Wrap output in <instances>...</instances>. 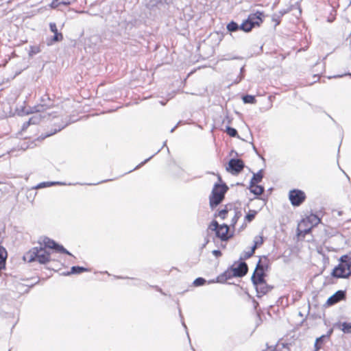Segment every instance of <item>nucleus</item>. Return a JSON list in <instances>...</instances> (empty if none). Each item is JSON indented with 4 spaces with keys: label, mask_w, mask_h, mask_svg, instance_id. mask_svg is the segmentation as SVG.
<instances>
[{
    "label": "nucleus",
    "mask_w": 351,
    "mask_h": 351,
    "mask_svg": "<svg viewBox=\"0 0 351 351\" xmlns=\"http://www.w3.org/2000/svg\"><path fill=\"white\" fill-rule=\"evenodd\" d=\"M255 250L252 248H251V250L247 252H245L244 254V258L247 259L250 258L254 253Z\"/></svg>",
    "instance_id": "c9c22d12"
},
{
    "label": "nucleus",
    "mask_w": 351,
    "mask_h": 351,
    "mask_svg": "<svg viewBox=\"0 0 351 351\" xmlns=\"http://www.w3.org/2000/svg\"><path fill=\"white\" fill-rule=\"evenodd\" d=\"M229 227L226 224L221 225L215 231L217 237L220 238L222 241H226L228 239V233Z\"/></svg>",
    "instance_id": "f8f14e48"
},
{
    "label": "nucleus",
    "mask_w": 351,
    "mask_h": 351,
    "mask_svg": "<svg viewBox=\"0 0 351 351\" xmlns=\"http://www.w3.org/2000/svg\"><path fill=\"white\" fill-rule=\"evenodd\" d=\"M243 71H244V66L241 67V74H242ZM243 78V75H241L240 77L239 81H241Z\"/></svg>",
    "instance_id": "79ce46f5"
},
{
    "label": "nucleus",
    "mask_w": 351,
    "mask_h": 351,
    "mask_svg": "<svg viewBox=\"0 0 351 351\" xmlns=\"http://www.w3.org/2000/svg\"><path fill=\"white\" fill-rule=\"evenodd\" d=\"M205 282H206L205 279H204L202 278H197L194 280L193 284L195 286H201V285H203Z\"/></svg>",
    "instance_id": "473e14b6"
},
{
    "label": "nucleus",
    "mask_w": 351,
    "mask_h": 351,
    "mask_svg": "<svg viewBox=\"0 0 351 351\" xmlns=\"http://www.w3.org/2000/svg\"><path fill=\"white\" fill-rule=\"evenodd\" d=\"M49 28L51 32H52L54 35L51 38V41L52 42H59L63 39V36L62 33L58 32L56 24L55 23H50Z\"/></svg>",
    "instance_id": "ddd939ff"
},
{
    "label": "nucleus",
    "mask_w": 351,
    "mask_h": 351,
    "mask_svg": "<svg viewBox=\"0 0 351 351\" xmlns=\"http://www.w3.org/2000/svg\"><path fill=\"white\" fill-rule=\"evenodd\" d=\"M254 285L255 286L256 290L257 291V297H261L273 289V287L268 285L265 280Z\"/></svg>",
    "instance_id": "1a4fd4ad"
},
{
    "label": "nucleus",
    "mask_w": 351,
    "mask_h": 351,
    "mask_svg": "<svg viewBox=\"0 0 351 351\" xmlns=\"http://www.w3.org/2000/svg\"><path fill=\"white\" fill-rule=\"evenodd\" d=\"M162 3V0H149L147 5L149 7L158 6Z\"/></svg>",
    "instance_id": "7c9ffc66"
},
{
    "label": "nucleus",
    "mask_w": 351,
    "mask_h": 351,
    "mask_svg": "<svg viewBox=\"0 0 351 351\" xmlns=\"http://www.w3.org/2000/svg\"><path fill=\"white\" fill-rule=\"evenodd\" d=\"M244 168V163L241 159H230L228 162V171H230L232 173L237 174L240 173Z\"/></svg>",
    "instance_id": "0eeeda50"
},
{
    "label": "nucleus",
    "mask_w": 351,
    "mask_h": 351,
    "mask_svg": "<svg viewBox=\"0 0 351 351\" xmlns=\"http://www.w3.org/2000/svg\"><path fill=\"white\" fill-rule=\"evenodd\" d=\"M35 123H36V122L34 121V118L32 117L29 119V121L27 122L25 124H27L28 125L29 124H35Z\"/></svg>",
    "instance_id": "ea45409f"
},
{
    "label": "nucleus",
    "mask_w": 351,
    "mask_h": 351,
    "mask_svg": "<svg viewBox=\"0 0 351 351\" xmlns=\"http://www.w3.org/2000/svg\"><path fill=\"white\" fill-rule=\"evenodd\" d=\"M23 258L29 263L38 261L41 264H45L50 261V253L42 246L36 247L27 252Z\"/></svg>",
    "instance_id": "f257e3e1"
},
{
    "label": "nucleus",
    "mask_w": 351,
    "mask_h": 351,
    "mask_svg": "<svg viewBox=\"0 0 351 351\" xmlns=\"http://www.w3.org/2000/svg\"><path fill=\"white\" fill-rule=\"evenodd\" d=\"M306 220L310 222L311 227L316 226L320 222V219L317 215L313 214L308 216Z\"/></svg>",
    "instance_id": "393cba45"
},
{
    "label": "nucleus",
    "mask_w": 351,
    "mask_h": 351,
    "mask_svg": "<svg viewBox=\"0 0 351 351\" xmlns=\"http://www.w3.org/2000/svg\"><path fill=\"white\" fill-rule=\"evenodd\" d=\"M7 252L5 249L0 246V270L5 267Z\"/></svg>",
    "instance_id": "412c9836"
},
{
    "label": "nucleus",
    "mask_w": 351,
    "mask_h": 351,
    "mask_svg": "<svg viewBox=\"0 0 351 351\" xmlns=\"http://www.w3.org/2000/svg\"><path fill=\"white\" fill-rule=\"evenodd\" d=\"M228 186L225 184H215L209 196V204L212 209L217 206L224 199Z\"/></svg>",
    "instance_id": "f03ea898"
},
{
    "label": "nucleus",
    "mask_w": 351,
    "mask_h": 351,
    "mask_svg": "<svg viewBox=\"0 0 351 351\" xmlns=\"http://www.w3.org/2000/svg\"><path fill=\"white\" fill-rule=\"evenodd\" d=\"M220 226H221V225H219V223H217V221H213L211 223V224L210 225V228L212 230L216 231Z\"/></svg>",
    "instance_id": "f704fd0d"
},
{
    "label": "nucleus",
    "mask_w": 351,
    "mask_h": 351,
    "mask_svg": "<svg viewBox=\"0 0 351 351\" xmlns=\"http://www.w3.org/2000/svg\"><path fill=\"white\" fill-rule=\"evenodd\" d=\"M239 29H241L243 32H245V27H244V25H243V22L241 23V25H239Z\"/></svg>",
    "instance_id": "c03bdc74"
},
{
    "label": "nucleus",
    "mask_w": 351,
    "mask_h": 351,
    "mask_svg": "<svg viewBox=\"0 0 351 351\" xmlns=\"http://www.w3.org/2000/svg\"><path fill=\"white\" fill-rule=\"evenodd\" d=\"M264 242L263 237L262 236H256L254 239V245L252 247L254 250L263 245Z\"/></svg>",
    "instance_id": "b1692460"
},
{
    "label": "nucleus",
    "mask_w": 351,
    "mask_h": 351,
    "mask_svg": "<svg viewBox=\"0 0 351 351\" xmlns=\"http://www.w3.org/2000/svg\"><path fill=\"white\" fill-rule=\"evenodd\" d=\"M54 184H55L54 182H42V183H40L37 186V188L40 189V188H42V187L46 186H51V185H53Z\"/></svg>",
    "instance_id": "4c0bfd02"
},
{
    "label": "nucleus",
    "mask_w": 351,
    "mask_h": 351,
    "mask_svg": "<svg viewBox=\"0 0 351 351\" xmlns=\"http://www.w3.org/2000/svg\"><path fill=\"white\" fill-rule=\"evenodd\" d=\"M311 227H310V228H307V229H304V232L305 233H308V232L311 230Z\"/></svg>",
    "instance_id": "a18cd8bd"
},
{
    "label": "nucleus",
    "mask_w": 351,
    "mask_h": 351,
    "mask_svg": "<svg viewBox=\"0 0 351 351\" xmlns=\"http://www.w3.org/2000/svg\"><path fill=\"white\" fill-rule=\"evenodd\" d=\"M228 213V210L227 208L226 207L225 208L219 211L218 217H219L222 219H224L226 217Z\"/></svg>",
    "instance_id": "2f4dec72"
},
{
    "label": "nucleus",
    "mask_w": 351,
    "mask_h": 351,
    "mask_svg": "<svg viewBox=\"0 0 351 351\" xmlns=\"http://www.w3.org/2000/svg\"><path fill=\"white\" fill-rule=\"evenodd\" d=\"M219 180L220 182H221V177H220V176H219Z\"/></svg>",
    "instance_id": "3c124183"
},
{
    "label": "nucleus",
    "mask_w": 351,
    "mask_h": 351,
    "mask_svg": "<svg viewBox=\"0 0 351 351\" xmlns=\"http://www.w3.org/2000/svg\"><path fill=\"white\" fill-rule=\"evenodd\" d=\"M234 272L235 276L237 277H243L244 276L248 271L247 265L245 262H241L237 267H234Z\"/></svg>",
    "instance_id": "9b49d317"
},
{
    "label": "nucleus",
    "mask_w": 351,
    "mask_h": 351,
    "mask_svg": "<svg viewBox=\"0 0 351 351\" xmlns=\"http://www.w3.org/2000/svg\"><path fill=\"white\" fill-rule=\"evenodd\" d=\"M226 131L227 134L231 137L238 136V133H237V130L233 128L227 127Z\"/></svg>",
    "instance_id": "c85d7f7f"
},
{
    "label": "nucleus",
    "mask_w": 351,
    "mask_h": 351,
    "mask_svg": "<svg viewBox=\"0 0 351 351\" xmlns=\"http://www.w3.org/2000/svg\"><path fill=\"white\" fill-rule=\"evenodd\" d=\"M267 258L263 256L259 259L255 270L265 272V271L267 269Z\"/></svg>",
    "instance_id": "f3484780"
},
{
    "label": "nucleus",
    "mask_w": 351,
    "mask_h": 351,
    "mask_svg": "<svg viewBox=\"0 0 351 351\" xmlns=\"http://www.w3.org/2000/svg\"><path fill=\"white\" fill-rule=\"evenodd\" d=\"M43 243L45 247L50 249H54L58 252L63 254L72 255L67 250H66L62 245L56 243L53 240L50 239L48 237H45L43 240Z\"/></svg>",
    "instance_id": "39448f33"
},
{
    "label": "nucleus",
    "mask_w": 351,
    "mask_h": 351,
    "mask_svg": "<svg viewBox=\"0 0 351 351\" xmlns=\"http://www.w3.org/2000/svg\"><path fill=\"white\" fill-rule=\"evenodd\" d=\"M264 13L263 12L257 11L254 14H250L247 20L243 22L245 27V32H250L255 25H260L263 22Z\"/></svg>",
    "instance_id": "7ed1b4c3"
},
{
    "label": "nucleus",
    "mask_w": 351,
    "mask_h": 351,
    "mask_svg": "<svg viewBox=\"0 0 351 351\" xmlns=\"http://www.w3.org/2000/svg\"><path fill=\"white\" fill-rule=\"evenodd\" d=\"M332 331H330L328 335H322L318 338L316 339L315 342V351H318L322 348V346L323 345L324 342L326 341V339H328Z\"/></svg>",
    "instance_id": "6ab92c4d"
},
{
    "label": "nucleus",
    "mask_w": 351,
    "mask_h": 351,
    "mask_svg": "<svg viewBox=\"0 0 351 351\" xmlns=\"http://www.w3.org/2000/svg\"><path fill=\"white\" fill-rule=\"evenodd\" d=\"M265 272L254 270L253 275L252 276V281L254 285L260 283L265 280Z\"/></svg>",
    "instance_id": "dca6fc26"
},
{
    "label": "nucleus",
    "mask_w": 351,
    "mask_h": 351,
    "mask_svg": "<svg viewBox=\"0 0 351 351\" xmlns=\"http://www.w3.org/2000/svg\"><path fill=\"white\" fill-rule=\"evenodd\" d=\"M76 0H53L50 4L51 8L56 9L60 5H69Z\"/></svg>",
    "instance_id": "a211bd4d"
},
{
    "label": "nucleus",
    "mask_w": 351,
    "mask_h": 351,
    "mask_svg": "<svg viewBox=\"0 0 351 351\" xmlns=\"http://www.w3.org/2000/svg\"><path fill=\"white\" fill-rule=\"evenodd\" d=\"M213 254L215 256H217V257L221 256V251H220V250H213Z\"/></svg>",
    "instance_id": "58836bf2"
},
{
    "label": "nucleus",
    "mask_w": 351,
    "mask_h": 351,
    "mask_svg": "<svg viewBox=\"0 0 351 351\" xmlns=\"http://www.w3.org/2000/svg\"><path fill=\"white\" fill-rule=\"evenodd\" d=\"M341 330L345 333H351V323L343 322L341 324Z\"/></svg>",
    "instance_id": "cd10ccee"
},
{
    "label": "nucleus",
    "mask_w": 351,
    "mask_h": 351,
    "mask_svg": "<svg viewBox=\"0 0 351 351\" xmlns=\"http://www.w3.org/2000/svg\"><path fill=\"white\" fill-rule=\"evenodd\" d=\"M176 128V126H175L173 128H172L170 132H173L175 130Z\"/></svg>",
    "instance_id": "8fccbe9b"
},
{
    "label": "nucleus",
    "mask_w": 351,
    "mask_h": 351,
    "mask_svg": "<svg viewBox=\"0 0 351 351\" xmlns=\"http://www.w3.org/2000/svg\"><path fill=\"white\" fill-rule=\"evenodd\" d=\"M331 275L337 278H346L349 277L346 274V269L341 262H339V265L333 269Z\"/></svg>",
    "instance_id": "9d476101"
},
{
    "label": "nucleus",
    "mask_w": 351,
    "mask_h": 351,
    "mask_svg": "<svg viewBox=\"0 0 351 351\" xmlns=\"http://www.w3.org/2000/svg\"><path fill=\"white\" fill-rule=\"evenodd\" d=\"M239 218V215L237 213H235L234 216L232 219L231 226H234Z\"/></svg>",
    "instance_id": "e433bc0d"
},
{
    "label": "nucleus",
    "mask_w": 351,
    "mask_h": 351,
    "mask_svg": "<svg viewBox=\"0 0 351 351\" xmlns=\"http://www.w3.org/2000/svg\"><path fill=\"white\" fill-rule=\"evenodd\" d=\"M243 101L245 104H255L256 101L254 96L250 95H246L243 96Z\"/></svg>",
    "instance_id": "bb28decb"
},
{
    "label": "nucleus",
    "mask_w": 351,
    "mask_h": 351,
    "mask_svg": "<svg viewBox=\"0 0 351 351\" xmlns=\"http://www.w3.org/2000/svg\"><path fill=\"white\" fill-rule=\"evenodd\" d=\"M250 190L254 195H259L263 193L264 187L257 184H252L250 183Z\"/></svg>",
    "instance_id": "aec40b11"
},
{
    "label": "nucleus",
    "mask_w": 351,
    "mask_h": 351,
    "mask_svg": "<svg viewBox=\"0 0 351 351\" xmlns=\"http://www.w3.org/2000/svg\"><path fill=\"white\" fill-rule=\"evenodd\" d=\"M53 106V101L50 99L48 95H45L41 98L40 103L33 108L31 112H43L48 108Z\"/></svg>",
    "instance_id": "423d86ee"
},
{
    "label": "nucleus",
    "mask_w": 351,
    "mask_h": 351,
    "mask_svg": "<svg viewBox=\"0 0 351 351\" xmlns=\"http://www.w3.org/2000/svg\"><path fill=\"white\" fill-rule=\"evenodd\" d=\"M56 132H57V130H55V132H53V134H55ZM51 134H53V133L49 134H47V135H45L43 138H45V137L49 136H51Z\"/></svg>",
    "instance_id": "de8ad7c7"
},
{
    "label": "nucleus",
    "mask_w": 351,
    "mask_h": 351,
    "mask_svg": "<svg viewBox=\"0 0 351 351\" xmlns=\"http://www.w3.org/2000/svg\"><path fill=\"white\" fill-rule=\"evenodd\" d=\"M346 298V291H337L332 295H331L326 301V306H330Z\"/></svg>",
    "instance_id": "6e6552de"
},
{
    "label": "nucleus",
    "mask_w": 351,
    "mask_h": 351,
    "mask_svg": "<svg viewBox=\"0 0 351 351\" xmlns=\"http://www.w3.org/2000/svg\"><path fill=\"white\" fill-rule=\"evenodd\" d=\"M256 213L257 212L256 210H250V213L246 215L245 219L248 222L252 221L255 218Z\"/></svg>",
    "instance_id": "c756f323"
},
{
    "label": "nucleus",
    "mask_w": 351,
    "mask_h": 351,
    "mask_svg": "<svg viewBox=\"0 0 351 351\" xmlns=\"http://www.w3.org/2000/svg\"><path fill=\"white\" fill-rule=\"evenodd\" d=\"M239 25L234 21H231L230 23H229L228 25H227V29L229 31V32H236L237 30H239Z\"/></svg>",
    "instance_id": "a878e982"
},
{
    "label": "nucleus",
    "mask_w": 351,
    "mask_h": 351,
    "mask_svg": "<svg viewBox=\"0 0 351 351\" xmlns=\"http://www.w3.org/2000/svg\"><path fill=\"white\" fill-rule=\"evenodd\" d=\"M151 158H152V156H151V157H149V158H147V159L145 160V161H144V162H143L140 165H142L145 164V162H147V161H148Z\"/></svg>",
    "instance_id": "49530a36"
},
{
    "label": "nucleus",
    "mask_w": 351,
    "mask_h": 351,
    "mask_svg": "<svg viewBox=\"0 0 351 351\" xmlns=\"http://www.w3.org/2000/svg\"><path fill=\"white\" fill-rule=\"evenodd\" d=\"M173 1V0H162V3H165L166 4H169Z\"/></svg>",
    "instance_id": "37998d69"
},
{
    "label": "nucleus",
    "mask_w": 351,
    "mask_h": 351,
    "mask_svg": "<svg viewBox=\"0 0 351 351\" xmlns=\"http://www.w3.org/2000/svg\"><path fill=\"white\" fill-rule=\"evenodd\" d=\"M89 271L88 269L87 268H85V267H80V266H73L71 267V271L70 272H68L67 273V275H69L71 274H81L84 271Z\"/></svg>",
    "instance_id": "5701e85b"
},
{
    "label": "nucleus",
    "mask_w": 351,
    "mask_h": 351,
    "mask_svg": "<svg viewBox=\"0 0 351 351\" xmlns=\"http://www.w3.org/2000/svg\"><path fill=\"white\" fill-rule=\"evenodd\" d=\"M276 15L273 16V21H276V25H278L280 23V16H278V18H276Z\"/></svg>",
    "instance_id": "a19ab883"
},
{
    "label": "nucleus",
    "mask_w": 351,
    "mask_h": 351,
    "mask_svg": "<svg viewBox=\"0 0 351 351\" xmlns=\"http://www.w3.org/2000/svg\"><path fill=\"white\" fill-rule=\"evenodd\" d=\"M40 52V48L37 46L31 47L30 51L29 52V56L35 55Z\"/></svg>",
    "instance_id": "72a5a7b5"
},
{
    "label": "nucleus",
    "mask_w": 351,
    "mask_h": 351,
    "mask_svg": "<svg viewBox=\"0 0 351 351\" xmlns=\"http://www.w3.org/2000/svg\"><path fill=\"white\" fill-rule=\"evenodd\" d=\"M289 197L293 206H298L305 200L306 195L302 191L293 189L290 191Z\"/></svg>",
    "instance_id": "20e7f679"
},
{
    "label": "nucleus",
    "mask_w": 351,
    "mask_h": 351,
    "mask_svg": "<svg viewBox=\"0 0 351 351\" xmlns=\"http://www.w3.org/2000/svg\"><path fill=\"white\" fill-rule=\"evenodd\" d=\"M238 58H239L233 57V58H227L226 60H233V59H238Z\"/></svg>",
    "instance_id": "09e8293b"
},
{
    "label": "nucleus",
    "mask_w": 351,
    "mask_h": 351,
    "mask_svg": "<svg viewBox=\"0 0 351 351\" xmlns=\"http://www.w3.org/2000/svg\"><path fill=\"white\" fill-rule=\"evenodd\" d=\"M339 262L346 269V274L350 276L351 275V257L348 255H343L340 257Z\"/></svg>",
    "instance_id": "4468645a"
},
{
    "label": "nucleus",
    "mask_w": 351,
    "mask_h": 351,
    "mask_svg": "<svg viewBox=\"0 0 351 351\" xmlns=\"http://www.w3.org/2000/svg\"><path fill=\"white\" fill-rule=\"evenodd\" d=\"M263 178V170H260L256 173L253 174V177L250 180V184H258L262 181Z\"/></svg>",
    "instance_id": "4be33fe9"
},
{
    "label": "nucleus",
    "mask_w": 351,
    "mask_h": 351,
    "mask_svg": "<svg viewBox=\"0 0 351 351\" xmlns=\"http://www.w3.org/2000/svg\"><path fill=\"white\" fill-rule=\"evenodd\" d=\"M233 267H231L228 269H227L226 271H224L222 274L219 275L217 277V282H224L227 280L232 278V277H236L234 275Z\"/></svg>",
    "instance_id": "2eb2a0df"
}]
</instances>
